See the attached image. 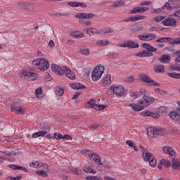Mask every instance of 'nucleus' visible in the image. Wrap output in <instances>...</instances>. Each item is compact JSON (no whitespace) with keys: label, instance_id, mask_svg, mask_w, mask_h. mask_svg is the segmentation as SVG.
<instances>
[{"label":"nucleus","instance_id":"14","mask_svg":"<svg viewBox=\"0 0 180 180\" xmlns=\"http://www.w3.org/2000/svg\"><path fill=\"white\" fill-rule=\"evenodd\" d=\"M11 112H16V115H25L26 112V108L20 106L13 105L11 107Z\"/></svg>","mask_w":180,"mask_h":180},{"label":"nucleus","instance_id":"54","mask_svg":"<svg viewBox=\"0 0 180 180\" xmlns=\"http://www.w3.org/2000/svg\"><path fill=\"white\" fill-rule=\"evenodd\" d=\"M41 92H42L41 87H39V88L35 90L36 96L39 97V95H41Z\"/></svg>","mask_w":180,"mask_h":180},{"label":"nucleus","instance_id":"24","mask_svg":"<svg viewBox=\"0 0 180 180\" xmlns=\"http://www.w3.org/2000/svg\"><path fill=\"white\" fill-rule=\"evenodd\" d=\"M138 57H151L153 56V53L150 52V51H143L141 52H139L136 54Z\"/></svg>","mask_w":180,"mask_h":180},{"label":"nucleus","instance_id":"60","mask_svg":"<svg viewBox=\"0 0 180 180\" xmlns=\"http://www.w3.org/2000/svg\"><path fill=\"white\" fill-rule=\"evenodd\" d=\"M98 127H99V125L97 124H94L91 125V126L89 127V129H90V130H94V129L95 130H96V129H98Z\"/></svg>","mask_w":180,"mask_h":180},{"label":"nucleus","instance_id":"42","mask_svg":"<svg viewBox=\"0 0 180 180\" xmlns=\"http://www.w3.org/2000/svg\"><path fill=\"white\" fill-rule=\"evenodd\" d=\"M174 1L175 0H168V2H166L165 4H168L166 8H167V11H172V6H171L172 5L174 4Z\"/></svg>","mask_w":180,"mask_h":180},{"label":"nucleus","instance_id":"44","mask_svg":"<svg viewBox=\"0 0 180 180\" xmlns=\"http://www.w3.org/2000/svg\"><path fill=\"white\" fill-rule=\"evenodd\" d=\"M56 95H58L59 96H63V95L64 94V89L60 87H56Z\"/></svg>","mask_w":180,"mask_h":180},{"label":"nucleus","instance_id":"36","mask_svg":"<svg viewBox=\"0 0 180 180\" xmlns=\"http://www.w3.org/2000/svg\"><path fill=\"white\" fill-rule=\"evenodd\" d=\"M86 32L88 34H91V33H92V34H95L98 33V29L94 27H89L86 30Z\"/></svg>","mask_w":180,"mask_h":180},{"label":"nucleus","instance_id":"25","mask_svg":"<svg viewBox=\"0 0 180 180\" xmlns=\"http://www.w3.org/2000/svg\"><path fill=\"white\" fill-rule=\"evenodd\" d=\"M146 12V9L144 7H135L131 11L130 13L132 15L133 13H144Z\"/></svg>","mask_w":180,"mask_h":180},{"label":"nucleus","instance_id":"29","mask_svg":"<svg viewBox=\"0 0 180 180\" xmlns=\"http://www.w3.org/2000/svg\"><path fill=\"white\" fill-rule=\"evenodd\" d=\"M108 44H109V41L106 39H102L96 42V45L98 47H105V46H108Z\"/></svg>","mask_w":180,"mask_h":180},{"label":"nucleus","instance_id":"8","mask_svg":"<svg viewBox=\"0 0 180 180\" xmlns=\"http://www.w3.org/2000/svg\"><path fill=\"white\" fill-rule=\"evenodd\" d=\"M95 99H91L87 103H86V108H94L96 110H103L106 108V105H98L96 103Z\"/></svg>","mask_w":180,"mask_h":180},{"label":"nucleus","instance_id":"13","mask_svg":"<svg viewBox=\"0 0 180 180\" xmlns=\"http://www.w3.org/2000/svg\"><path fill=\"white\" fill-rule=\"evenodd\" d=\"M139 148L142 149V157H143V161L148 162L150 159L153 158V154H151V153L147 152V149L144 148L141 146H139Z\"/></svg>","mask_w":180,"mask_h":180},{"label":"nucleus","instance_id":"40","mask_svg":"<svg viewBox=\"0 0 180 180\" xmlns=\"http://www.w3.org/2000/svg\"><path fill=\"white\" fill-rule=\"evenodd\" d=\"M167 6H168V3L165 4L162 8L154 9L153 13H160L162 9H167Z\"/></svg>","mask_w":180,"mask_h":180},{"label":"nucleus","instance_id":"7","mask_svg":"<svg viewBox=\"0 0 180 180\" xmlns=\"http://www.w3.org/2000/svg\"><path fill=\"white\" fill-rule=\"evenodd\" d=\"M140 81L142 82H146V84H149L150 86H160V83L154 81L150 76L146 74L142 73L139 75Z\"/></svg>","mask_w":180,"mask_h":180},{"label":"nucleus","instance_id":"53","mask_svg":"<svg viewBox=\"0 0 180 180\" xmlns=\"http://www.w3.org/2000/svg\"><path fill=\"white\" fill-rule=\"evenodd\" d=\"M54 137L56 140H60V139H63V134L60 133H55Z\"/></svg>","mask_w":180,"mask_h":180},{"label":"nucleus","instance_id":"35","mask_svg":"<svg viewBox=\"0 0 180 180\" xmlns=\"http://www.w3.org/2000/svg\"><path fill=\"white\" fill-rule=\"evenodd\" d=\"M80 53L82 56H89V49L83 46L80 49Z\"/></svg>","mask_w":180,"mask_h":180},{"label":"nucleus","instance_id":"52","mask_svg":"<svg viewBox=\"0 0 180 180\" xmlns=\"http://www.w3.org/2000/svg\"><path fill=\"white\" fill-rule=\"evenodd\" d=\"M152 112L151 111H148V110H146V111H143L141 113V116H151V114Z\"/></svg>","mask_w":180,"mask_h":180},{"label":"nucleus","instance_id":"12","mask_svg":"<svg viewBox=\"0 0 180 180\" xmlns=\"http://www.w3.org/2000/svg\"><path fill=\"white\" fill-rule=\"evenodd\" d=\"M162 24L163 26H175L176 25V19L172 18V17H169L165 20H162Z\"/></svg>","mask_w":180,"mask_h":180},{"label":"nucleus","instance_id":"55","mask_svg":"<svg viewBox=\"0 0 180 180\" xmlns=\"http://www.w3.org/2000/svg\"><path fill=\"white\" fill-rule=\"evenodd\" d=\"M143 19H146V16H143V15L135 16V22H137L139 20H143Z\"/></svg>","mask_w":180,"mask_h":180},{"label":"nucleus","instance_id":"33","mask_svg":"<svg viewBox=\"0 0 180 180\" xmlns=\"http://www.w3.org/2000/svg\"><path fill=\"white\" fill-rule=\"evenodd\" d=\"M160 63H168L171 60V57L168 55H163L159 58Z\"/></svg>","mask_w":180,"mask_h":180},{"label":"nucleus","instance_id":"41","mask_svg":"<svg viewBox=\"0 0 180 180\" xmlns=\"http://www.w3.org/2000/svg\"><path fill=\"white\" fill-rule=\"evenodd\" d=\"M149 165L152 167V168H154L157 166V159L155 158H153L150 161H149Z\"/></svg>","mask_w":180,"mask_h":180},{"label":"nucleus","instance_id":"17","mask_svg":"<svg viewBox=\"0 0 180 180\" xmlns=\"http://www.w3.org/2000/svg\"><path fill=\"white\" fill-rule=\"evenodd\" d=\"M121 47H129V49H139V47H140V45H139V44L134 43V41H129L121 45Z\"/></svg>","mask_w":180,"mask_h":180},{"label":"nucleus","instance_id":"45","mask_svg":"<svg viewBox=\"0 0 180 180\" xmlns=\"http://www.w3.org/2000/svg\"><path fill=\"white\" fill-rule=\"evenodd\" d=\"M165 16L164 15H158L156 17H154L153 20H155L157 23L158 22H161L162 20H165Z\"/></svg>","mask_w":180,"mask_h":180},{"label":"nucleus","instance_id":"11","mask_svg":"<svg viewBox=\"0 0 180 180\" xmlns=\"http://www.w3.org/2000/svg\"><path fill=\"white\" fill-rule=\"evenodd\" d=\"M157 36L155 34H139L138 35V39L142 40V41H148L149 40H154Z\"/></svg>","mask_w":180,"mask_h":180},{"label":"nucleus","instance_id":"23","mask_svg":"<svg viewBox=\"0 0 180 180\" xmlns=\"http://www.w3.org/2000/svg\"><path fill=\"white\" fill-rule=\"evenodd\" d=\"M131 32L137 33V32H141L143 30V24H136L131 26Z\"/></svg>","mask_w":180,"mask_h":180},{"label":"nucleus","instance_id":"51","mask_svg":"<svg viewBox=\"0 0 180 180\" xmlns=\"http://www.w3.org/2000/svg\"><path fill=\"white\" fill-rule=\"evenodd\" d=\"M131 96L133 97V99H137V98H143V95L140 93V91L139 93L132 94Z\"/></svg>","mask_w":180,"mask_h":180},{"label":"nucleus","instance_id":"2","mask_svg":"<svg viewBox=\"0 0 180 180\" xmlns=\"http://www.w3.org/2000/svg\"><path fill=\"white\" fill-rule=\"evenodd\" d=\"M51 68L52 71H53V72H56V74H58V75H64V74H65L66 77L70 79H75V74L71 72L70 68H67L65 66L61 68L58 65L53 63L52 64Z\"/></svg>","mask_w":180,"mask_h":180},{"label":"nucleus","instance_id":"10","mask_svg":"<svg viewBox=\"0 0 180 180\" xmlns=\"http://www.w3.org/2000/svg\"><path fill=\"white\" fill-rule=\"evenodd\" d=\"M112 84V76L110 75H106L104 78H103L100 84L103 88H105V86H109Z\"/></svg>","mask_w":180,"mask_h":180},{"label":"nucleus","instance_id":"4","mask_svg":"<svg viewBox=\"0 0 180 180\" xmlns=\"http://www.w3.org/2000/svg\"><path fill=\"white\" fill-rule=\"evenodd\" d=\"M32 64L36 65L37 68L41 71H46L50 67L49 60L46 59H36L32 61Z\"/></svg>","mask_w":180,"mask_h":180},{"label":"nucleus","instance_id":"47","mask_svg":"<svg viewBox=\"0 0 180 180\" xmlns=\"http://www.w3.org/2000/svg\"><path fill=\"white\" fill-rule=\"evenodd\" d=\"M86 180H102V177L99 176H89L86 178Z\"/></svg>","mask_w":180,"mask_h":180},{"label":"nucleus","instance_id":"38","mask_svg":"<svg viewBox=\"0 0 180 180\" xmlns=\"http://www.w3.org/2000/svg\"><path fill=\"white\" fill-rule=\"evenodd\" d=\"M26 4H27V3H25L23 1H20V2L18 3L17 7L19 9H22L23 11H25V9H26Z\"/></svg>","mask_w":180,"mask_h":180},{"label":"nucleus","instance_id":"31","mask_svg":"<svg viewBox=\"0 0 180 180\" xmlns=\"http://www.w3.org/2000/svg\"><path fill=\"white\" fill-rule=\"evenodd\" d=\"M70 86L72 89H85V88H86L84 85H82V84H79V83L70 84Z\"/></svg>","mask_w":180,"mask_h":180},{"label":"nucleus","instance_id":"48","mask_svg":"<svg viewBox=\"0 0 180 180\" xmlns=\"http://www.w3.org/2000/svg\"><path fill=\"white\" fill-rule=\"evenodd\" d=\"M176 56H178V57H176L175 62L176 65H179L180 64V51H176Z\"/></svg>","mask_w":180,"mask_h":180},{"label":"nucleus","instance_id":"64","mask_svg":"<svg viewBox=\"0 0 180 180\" xmlns=\"http://www.w3.org/2000/svg\"><path fill=\"white\" fill-rule=\"evenodd\" d=\"M151 4V1H143L141 3V6L144 5H150Z\"/></svg>","mask_w":180,"mask_h":180},{"label":"nucleus","instance_id":"5","mask_svg":"<svg viewBox=\"0 0 180 180\" xmlns=\"http://www.w3.org/2000/svg\"><path fill=\"white\" fill-rule=\"evenodd\" d=\"M104 71L105 68H103V66H96L91 73L92 80L94 82L99 81V79L102 78Z\"/></svg>","mask_w":180,"mask_h":180},{"label":"nucleus","instance_id":"43","mask_svg":"<svg viewBox=\"0 0 180 180\" xmlns=\"http://www.w3.org/2000/svg\"><path fill=\"white\" fill-rule=\"evenodd\" d=\"M169 77L172 78H176V79H180V74L176 72L168 73Z\"/></svg>","mask_w":180,"mask_h":180},{"label":"nucleus","instance_id":"1","mask_svg":"<svg viewBox=\"0 0 180 180\" xmlns=\"http://www.w3.org/2000/svg\"><path fill=\"white\" fill-rule=\"evenodd\" d=\"M140 94L142 95V98L139 101L138 103H131L129 105V107L135 112H140V110H143L144 108L150 106V105H151V103L155 101L154 97L151 96L144 89H141L140 90Z\"/></svg>","mask_w":180,"mask_h":180},{"label":"nucleus","instance_id":"63","mask_svg":"<svg viewBox=\"0 0 180 180\" xmlns=\"http://www.w3.org/2000/svg\"><path fill=\"white\" fill-rule=\"evenodd\" d=\"M11 180H20V179L22 178V176H17V177H12V176H10L8 177Z\"/></svg>","mask_w":180,"mask_h":180},{"label":"nucleus","instance_id":"59","mask_svg":"<svg viewBox=\"0 0 180 180\" xmlns=\"http://www.w3.org/2000/svg\"><path fill=\"white\" fill-rule=\"evenodd\" d=\"M107 94H108V95H109L110 96H112V95H115V94H113V89H112V86H110V88H109V89L107 90Z\"/></svg>","mask_w":180,"mask_h":180},{"label":"nucleus","instance_id":"16","mask_svg":"<svg viewBox=\"0 0 180 180\" xmlns=\"http://www.w3.org/2000/svg\"><path fill=\"white\" fill-rule=\"evenodd\" d=\"M89 158H90V160H93V161H95V162H97L98 165H103V164H102L101 162V156L96 155V153L89 154Z\"/></svg>","mask_w":180,"mask_h":180},{"label":"nucleus","instance_id":"18","mask_svg":"<svg viewBox=\"0 0 180 180\" xmlns=\"http://www.w3.org/2000/svg\"><path fill=\"white\" fill-rule=\"evenodd\" d=\"M162 150L165 153V154L171 155V157H174V155H175V150H174L173 148L169 146L163 147Z\"/></svg>","mask_w":180,"mask_h":180},{"label":"nucleus","instance_id":"61","mask_svg":"<svg viewBox=\"0 0 180 180\" xmlns=\"http://www.w3.org/2000/svg\"><path fill=\"white\" fill-rule=\"evenodd\" d=\"M123 5H124V4L122 3V1H118V2L114 3V4H113V6L115 7L122 6Z\"/></svg>","mask_w":180,"mask_h":180},{"label":"nucleus","instance_id":"26","mask_svg":"<svg viewBox=\"0 0 180 180\" xmlns=\"http://www.w3.org/2000/svg\"><path fill=\"white\" fill-rule=\"evenodd\" d=\"M143 49H146V51H153V53H157V49L151 46L150 44H143Z\"/></svg>","mask_w":180,"mask_h":180},{"label":"nucleus","instance_id":"28","mask_svg":"<svg viewBox=\"0 0 180 180\" xmlns=\"http://www.w3.org/2000/svg\"><path fill=\"white\" fill-rule=\"evenodd\" d=\"M45 134H49L47 131H39L32 134V139H37V137H43Z\"/></svg>","mask_w":180,"mask_h":180},{"label":"nucleus","instance_id":"21","mask_svg":"<svg viewBox=\"0 0 180 180\" xmlns=\"http://www.w3.org/2000/svg\"><path fill=\"white\" fill-rule=\"evenodd\" d=\"M169 116L172 120H174L175 122L180 121V115L176 111H172L169 112Z\"/></svg>","mask_w":180,"mask_h":180},{"label":"nucleus","instance_id":"58","mask_svg":"<svg viewBox=\"0 0 180 180\" xmlns=\"http://www.w3.org/2000/svg\"><path fill=\"white\" fill-rule=\"evenodd\" d=\"M150 116L153 117V119H158V117H160V115L158 114V112H152Z\"/></svg>","mask_w":180,"mask_h":180},{"label":"nucleus","instance_id":"3","mask_svg":"<svg viewBox=\"0 0 180 180\" xmlns=\"http://www.w3.org/2000/svg\"><path fill=\"white\" fill-rule=\"evenodd\" d=\"M94 17L95 14L86 13H78L75 15V18L79 19V23H82L83 25H85V26H91V25H92V22L85 21L84 19H92V18Z\"/></svg>","mask_w":180,"mask_h":180},{"label":"nucleus","instance_id":"49","mask_svg":"<svg viewBox=\"0 0 180 180\" xmlns=\"http://www.w3.org/2000/svg\"><path fill=\"white\" fill-rule=\"evenodd\" d=\"M70 172H72L75 175H81L82 174V171L78 169H70Z\"/></svg>","mask_w":180,"mask_h":180},{"label":"nucleus","instance_id":"37","mask_svg":"<svg viewBox=\"0 0 180 180\" xmlns=\"http://www.w3.org/2000/svg\"><path fill=\"white\" fill-rule=\"evenodd\" d=\"M161 164H162L165 167H172V163L171 161H169V160H165V159H162L160 160Z\"/></svg>","mask_w":180,"mask_h":180},{"label":"nucleus","instance_id":"56","mask_svg":"<svg viewBox=\"0 0 180 180\" xmlns=\"http://www.w3.org/2000/svg\"><path fill=\"white\" fill-rule=\"evenodd\" d=\"M172 44H180V38H177L176 39H172L171 41Z\"/></svg>","mask_w":180,"mask_h":180},{"label":"nucleus","instance_id":"34","mask_svg":"<svg viewBox=\"0 0 180 180\" xmlns=\"http://www.w3.org/2000/svg\"><path fill=\"white\" fill-rule=\"evenodd\" d=\"M165 70V69L164 68V65H159L154 68V71L155 72H157V73L164 72Z\"/></svg>","mask_w":180,"mask_h":180},{"label":"nucleus","instance_id":"9","mask_svg":"<svg viewBox=\"0 0 180 180\" xmlns=\"http://www.w3.org/2000/svg\"><path fill=\"white\" fill-rule=\"evenodd\" d=\"M111 88L112 89V92L114 95H116V96H123L124 95V87L122 85H115L112 84L111 86Z\"/></svg>","mask_w":180,"mask_h":180},{"label":"nucleus","instance_id":"57","mask_svg":"<svg viewBox=\"0 0 180 180\" xmlns=\"http://www.w3.org/2000/svg\"><path fill=\"white\" fill-rule=\"evenodd\" d=\"M126 144H127V146H129V147H132V148L136 145L133 141L130 140L126 141Z\"/></svg>","mask_w":180,"mask_h":180},{"label":"nucleus","instance_id":"19","mask_svg":"<svg viewBox=\"0 0 180 180\" xmlns=\"http://www.w3.org/2000/svg\"><path fill=\"white\" fill-rule=\"evenodd\" d=\"M147 131L149 139H154V137H157L155 134L157 132V128L149 127L148 128Z\"/></svg>","mask_w":180,"mask_h":180},{"label":"nucleus","instance_id":"15","mask_svg":"<svg viewBox=\"0 0 180 180\" xmlns=\"http://www.w3.org/2000/svg\"><path fill=\"white\" fill-rule=\"evenodd\" d=\"M30 166L33 168H41V167H43V169H49V165L47 164L41 163L40 162L30 163Z\"/></svg>","mask_w":180,"mask_h":180},{"label":"nucleus","instance_id":"39","mask_svg":"<svg viewBox=\"0 0 180 180\" xmlns=\"http://www.w3.org/2000/svg\"><path fill=\"white\" fill-rule=\"evenodd\" d=\"M25 11H30V12L34 11V5L30 3H27L25 6Z\"/></svg>","mask_w":180,"mask_h":180},{"label":"nucleus","instance_id":"27","mask_svg":"<svg viewBox=\"0 0 180 180\" xmlns=\"http://www.w3.org/2000/svg\"><path fill=\"white\" fill-rule=\"evenodd\" d=\"M69 6H72L73 8H77V6H80L81 8H86V4L79 2H68Z\"/></svg>","mask_w":180,"mask_h":180},{"label":"nucleus","instance_id":"50","mask_svg":"<svg viewBox=\"0 0 180 180\" xmlns=\"http://www.w3.org/2000/svg\"><path fill=\"white\" fill-rule=\"evenodd\" d=\"M155 134H156V137L158 136H162V134H164V129H160L156 128Z\"/></svg>","mask_w":180,"mask_h":180},{"label":"nucleus","instance_id":"22","mask_svg":"<svg viewBox=\"0 0 180 180\" xmlns=\"http://www.w3.org/2000/svg\"><path fill=\"white\" fill-rule=\"evenodd\" d=\"M84 172H86V174H96V169H94V166L92 165H87L85 166L83 168Z\"/></svg>","mask_w":180,"mask_h":180},{"label":"nucleus","instance_id":"20","mask_svg":"<svg viewBox=\"0 0 180 180\" xmlns=\"http://www.w3.org/2000/svg\"><path fill=\"white\" fill-rule=\"evenodd\" d=\"M172 169L180 171V159H173L172 161Z\"/></svg>","mask_w":180,"mask_h":180},{"label":"nucleus","instance_id":"62","mask_svg":"<svg viewBox=\"0 0 180 180\" xmlns=\"http://www.w3.org/2000/svg\"><path fill=\"white\" fill-rule=\"evenodd\" d=\"M175 18H180V10L176 11L174 12Z\"/></svg>","mask_w":180,"mask_h":180},{"label":"nucleus","instance_id":"32","mask_svg":"<svg viewBox=\"0 0 180 180\" xmlns=\"http://www.w3.org/2000/svg\"><path fill=\"white\" fill-rule=\"evenodd\" d=\"M167 41H172V38L171 37H163L159 38L156 40V43H167Z\"/></svg>","mask_w":180,"mask_h":180},{"label":"nucleus","instance_id":"30","mask_svg":"<svg viewBox=\"0 0 180 180\" xmlns=\"http://www.w3.org/2000/svg\"><path fill=\"white\" fill-rule=\"evenodd\" d=\"M71 34L75 39H82V37H84V33L79 31L72 32Z\"/></svg>","mask_w":180,"mask_h":180},{"label":"nucleus","instance_id":"46","mask_svg":"<svg viewBox=\"0 0 180 180\" xmlns=\"http://www.w3.org/2000/svg\"><path fill=\"white\" fill-rule=\"evenodd\" d=\"M37 175H39V176H43V178L48 176L47 173L44 170L37 171Z\"/></svg>","mask_w":180,"mask_h":180},{"label":"nucleus","instance_id":"6","mask_svg":"<svg viewBox=\"0 0 180 180\" xmlns=\"http://www.w3.org/2000/svg\"><path fill=\"white\" fill-rule=\"evenodd\" d=\"M20 77L25 79V81H36V79L39 78V76L34 72H30L27 70H23L20 73Z\"/></svg>","mask_w":180,"mask_h":180}]
</instances>
